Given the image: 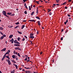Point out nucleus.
<instances>
[{"label":"nucleus","instance_id":"5701e85b","mask_svg":"<svg viewBox=\"0 0 73 73\" xmlns=\"http://www.w3.org/2000/svg\"><path fill=\"white\" fill-rule=\"evenodd\" d=\"M36 19H38L39 20H40V17H36Z\"/></svg>","mask_w":73,"mask_h":73},{"label":"nucleus","instance_id":"c03bdc74","mask_svg":"<svg viewBox=\"0 0 73 73\" xmlns=\"http://www.w3.org/2000/svg\"><path fill=\"white\" fill-rule=\"evenodd\" d=\"M31 73V72L30 71H27V73Z\"/></svg>","mask_w":73,"mask_h":73},{"label":"nucleus","instance_id":"ea45409f","mask_svg":"<svg viewBox=\"0 0 73 73\" xmlns=\"http://www.w3.org/2000/svg\"><path fill=\"white\" fill-rule=\"evenodd\" d=\"M66 2H65V3H63L62 4V5H65V4H66Z\"/></svg>","mask_w":73,"mask_h":73},{"label":"nucleus","instance_id":"bf43d9fd","mask_svg":"<svg viewBox=\"0 0 73 73\" xmlns=\"http://www.w3.org/2000/svg\"><path fill=\"white\" fill-rule=\"evenodd\" d=\"M22 69H23V68H19V70H21Z\"/></svg>","mask_w":73,"mask_h":73},{"label":"nucleus","instance_id":"052dcab7","mask_svg":"<svg viewBox=\"0 0 73 73\" xmlns=\"http://www.w3.org/2000/svg\"><path fill=\"white\" fill-rule=\"evenodd\" d=\"M30 58V57H28V60H30V59H29Z\"/></svg>","mask_w":73,"mask_h":73},{"label":"nucleus","instance_id":"c9c22d12","mask_svg":"<svg viewBox=\"0 0 73 73\" xmlns=\"http://www.w3.org/2000/svg\"><path fill=\"white\" fill-rule=\"evenodd\" d=\"M0 33H1V35H4V34L2 33L1 32H0Z\"/></svg>","mask_w":73,"mask_h":73},{"label":"nucleus","instance_id":"5fc2aeb1","mask_svg":"<svg viewBox=\"0 0 73 73\" xmlns=\"http://www.w3.org/2000/svg\"><path fill=\"white\" fill-rule=\"evenodd\" d=\"M68 1L69 2H71L72 1V0H69Z\"/></svg>","mask_w":73,"mask_h":73},{"label":"nucleus","instance_id":"bb28decb","mask_svg":"<svg viewBox=\"0 0 73 73\" xmlns=\"http://www.w3.org/2000/svg\"><path fill=\"white\" fill-rule=\"evenodd\" d=\"M16 44H19V45H20V43H19V42H17V43H16Z\"/></svg>","mask_w":73,"mask_h":73},{"label":"nucleus","instance_id":"c85d7f7f","mask_svg":"<svg viewBox=\"0 0 73 73\" xmlns=\"http://www.w3.org/2000/svg\"><path fill=\"white\" fill-rule=\"evenodd\" d=\"M8 27L9 28H12V27H13V26H8Z\"/></svg>","mask_w":73,"mask_h":73},{"label":"nucleus","instance_id":"f3484780","mask_svg":"<svg viewBox=\"0 0 73 73\" xmlns=\"http://www.w3.org/2000/svg\"><path fill=\"white\" fill-rule=\"evenodd\" d=\"M12 57L13 58H15V55H13L12 56Z\"/></svg>","mask_w":73,"mask_h":73},{"label":"nucleus","instance_id":"393cba45","mask_svg":"<svg viewBox=\"0 0 73 73\" xmlns=\"http://www.w3.org/2000/svg\"><path fill=\"white\" fill-rule=\"evenodd\" d=\"M33 36V33H31L30 36Z\"/></svg>","mask_w":73,"mask_h":73},{"label":"nucleus","instance_id":"0e129e2a","mask_svg":"<svg viewBox=\"0 0 73 73\" xmlns=\"http://www.w3.org/2000/svg\"><path fill=\"white\" fill-rule=\"evenodd\" d=\"M66 22H65L64 23V24L65 25H66Z\"/></svg>","mask_w":73,"mask_h":73},{"label":"nucleus","instance_id":"0eeeda50","mask_svg":"<svg viewBox=\"0 0 73 73\" xmlns=\"http://www.w3.org/2000/svg\"><path fill=\"white\" fill-rule=\"evenodd\" d=\"M29 21H31V22H35V20H29Z\"/></svg>","mask_w":73,"mask_h":73},{"label":"nucleus","instance_id":"09e8293b","mask_svg":"<svg viewBox=\"0 0 73 73\" xmlns=\"http://www.w3.org/2000/svg\"><path fill=\"white\" fill-rule=\"evenodd\" d=\"M23 1H24L23 3H25V1H26V0H23Z\"/></svg>","mask_w":73,"mask_h":73},{"label":"nucleus","instance_id":"de8ad7c7","mask_svg":"<svg viewBox=\"0 0 73 73\" xmlns=\"http://www.w3.org/2000/svg\"><path fill=\"white\" fill-rule=\"evenodd\" d=\"M24 72H25V73H28V71H24Z\"/></svg>","mask_w":73,"mask_h":73},{"label":"nucleus","instance_id":"603ef678","mask_svg":"<svg viewBox=\"0 0 73 73\" xmlns=\"http://www.w3.org/2000/svg\"><path fill=\"white\" fill-rule=\"evenodd\" d=\"M24 36H25V37L26 38H28V37H27V36H26L25 35Z\"/></svg>","mask_w":73,"mask_h":73},{"label":"nucleus","instance_id":"13d9d810","mask_svg":"<svg viewBox=\"0 0 73 73\" xmlns=\"http://www.w3.org/2000/svg\"><path fill=\"white\" fill-rule=\"evenodd\" d=\"M26 69H31V68H26Z\"/></svg>","mask_w":73,"mask_h":73},{"label":"nucleus","instance_id":"4d7b16f0","mask_svg":"<svg viewBox=\"0 0 73 73\" xmlns=\"http://www.w3.org/2000/svg\"><path fill=\"white\" fill-rule=\"evenodd\" d=\"M39 33V32H38V31H37V34L38 35V34Z\"/></svg>","mask_w":73,"mask_h":73},{"label":"nucleus","instance_id":"7ed1b4c3","mask_svg":"<svg viewBox=\"0 0 73 73\" xmlns=\"http://www.w3.org/2000/svg\"><path fill=\"white\" fill-rule=\"evenodd\" d=\"M10 52H11V50H8L6 52V53L5 54V56H6V54H9V53H10Z\"/></svg>","mask_w":73,"mask_h":73},{"label":"nucleus","instance_id":"58836bf2","mask_svg":"<svg viewBox=\"0 0 73 73\" xmlns=\"http://www.w3.org/2000/svg\"><path fill=\"white\" fill-rule=\"evenodd\" d=\"M29 10H31V6H29Z\"/></svg>","mask_w":73,"mask_h":73},{"label":"nucleus","instance_id":"4468645a","mask_svg":"<svg viewBox=\"0 0 73 73\" xmlns=\"http://www.w3.org/2000/svg\"><path fill=\"white\" fill-rule=\"evenodd\" d=\"M17 42V40H15L14 41V42L15 44H16V43Z\"/></svg>","mask_w":73,"mask_h":73},{"label":"nucleus","instance_id":"b1692460","mask_svg":"<svg viewBox=\"0 0 73 73\" xmlns=\"http://www.w3.org/2000/svg\"><path fill=\"white\" fill-rule=\"evenodd\" d=\"M15 66V67L16 69H18V66H17V65H16Z\"/></svg>","mask_w":73,"mask_h":73},{"label":"nucleus","instance_id":"a18cd8bd","mask_svg":"<svg viewBox=\"0 0 73 73\" xmlns=\"http://www.w3.org/2000/svg\"><path fill=\"white\" fill-rule=\"evenodd\" d=\"M42 52L41 51L40 52V55L42 54Z\"/></svg>","mask_w":73,"mask_h":73},{"label":"nucleus","instance_id":"774afa93","mask_svg":"<svg viewBox=\"0 0 73 73\" xmlns=\"http://www.w3.org/2000/svg\"><path fill=\"white\" fill-rule=\"evenodd\" d=\"M15 29H16V28H17V26H16L14 28Z\"/></svg>","mask_w":73,"mask_h":73},{"label":"nucleus","instance_id":"8fccbe9b","mask_svg":"<svg viewBox=\"0 0 73 73\" xmlns=\"http://www.w3.org/2000/svg\"><path fill=\"white\" fill-rule=\"evenodd\" d=\"M25 8H26V9H28V7H27V6H25Z\"/></svg>","mask_w":73,"mask_h":73},{"label":"nucleus","instance_id":"f257e3e1","mask_svg":"<svg viewBox=\"0 0 73 73\" xmlns=\"http://www.w3.org/2000/svg\"><path fill=\"white\" fill-rule=\"evenodd\" d=\"M2 14L3 15H4V16H6V17H7L9 18V16L8 15H7V13H6V11H3L2 12Z\"/></svg>","mask_w":73,"mask_h":73},{"label":"nucleus","instance_id":"7c9ffc66","mask_svg":"<svg viewBox=\"0 0 73 73\" xmlns=\"http://www.w3.org/2000/svg\"><path fill=\"white\" fill-rule=\"evenodd\" d=\"M21 38H20V37H18L17 38V40H18V41H20V39H21Z\"/></svg>","mask_w":73,"mask_h":73},{"label":"nucleus","instance_id":"72a5a7b5","mask_svg":"<svg viewBox=\"0 0 73 73\" xmlns=\"http://www.w3.org/2000/svg\"><path fill=\"white\" fill-rule=\"evenodd\" d=\"M15 24H16V25H19V22H17V23H16Z\"/></svg>","mask_w":73,"mask_h":73},{"label":"nucleus","instance_id":"69168bd1","mask_svg":"<svg viewBox=\"0 0 73 73\" xmlns=\"http://www.w3.org/2000/svg\"><path fill=\"white\" fill-rule=\"evenodd\" d=\"M15 53H16V52H15V50H14V52H13V53H14V54H15Z\"/></svg>","mask_w":73,"mask_h":73},{"label":"nucleus","instance_id":"3c124183","mask_svg":"<svg viewBox=\"0 0 73 73\" xmlns=\"http://www.w3.org/2000/svg\"><path fill=\"white\" fill-rule=\"evenodd\" d=\"M65 9H68V7H65L64 8Z\"/></svg>","mask_w":73,"mask_h":73},{"label":"nucleus","instance_id":"f03ea898","mask_svg":"<svg viewBox=\"0 0 73 73\" xmlns=\"http://www.w3.org/2000/svg\"><path fill=\"white\" fill-rule=\"evenodd\" d=\"M15 50H21V49L20 48V47H16L15 48Z\"/></svg>","mask_w":73,"mask_h":73},{"label":"nucleus","instance_id":"49530a36","mask_svg":"<svg viewBox=\"0 0 73 73\" xmlns=\"http://www.w3.org/2000/svg\"><path fill=\"white\" fill-rule=\"evenodd\" d=\"M23 22H26V21H27L25 20H23Z\"/></svg>","mask_w":73,"mask_h":73},{"label":"nucleus","instance_id":"338daca9","mask_svg":"<svg viewBox=\"0 0 73 73\" xmlns=\"http://www.w3.org/2000/svg\"><path fill=\"white\" fill-rule=\"evenodd\" d=\"M25 69H23L22 70V71L23 72V71H24L25 72Z\"/></svg>","mask_w":73,"mask_h":73},{"label":"nucleus","instance_id":"e2e57ef3","mask_svg":"<svg viewBox=\"0 0 73 73\" xmlns=\"http://www.w3.org/2000/svg\"><path fill=\"white\" fill-rule=\"evenodd\" d=\"M63 31H64V29H62V30H61V32H63Z\"/></svg>","mask_w":73,"mask_h":73},{"label":"nucleus","instance_id":"ddd939ff","mask_svg":"<svg viewBox=\"0 0 73 73\" xmlns=\"http://www.w3.org/2000/svg\"><path fill=\"white\" fill-rule=\"evenodd\" d=\"M5 57H6V58H7L9 59V60H10V58H9V57L8 56H7Z\"/></svg>","mask_w":73,"mask_h":73},{"label":"nucleus","instance_id":"f704fd0d","mask_svg":"<svg viewBox=\"0 0 73 73\" xmlns=\"http://www.w3.org/2000/svg\"><path fill=\"white\" fill-rule=\"evenodd\" d=\"M25 38H23V39L22 40V41H25Z\"/></svg>","mask_w":73,"mask_h":73},{"label":"nucleus","instance_id":"f8f14e48","mask_svg":"<svg viewBox=\"0 0 73 73\" xmlns=\"http://www.w3.org/2000/svg\"><path fill=\"white\" fill-rule=\"evenodd\" d=\"M13 41H14V40H13V38H12L11 41L12 44H13Z\"/></svg>","mask_w":73,"mask_h":73},{"label":"nucleus","instance_id":"864d4df0","mask_svg":"<svg viewBox=\"0 0 73 73\" xmlns=\"http://www.w3.org/2000/svg\"><path fill=\"white\" fill-rule=\"evenodd\" d=\"M68 20L67 19L66 20V23H68Z\"/></svg>","mask_w":73,"mask_h":73},{"label":"nucleus","instance_id":"2eb2a0df","mask_svg":"<svg viewBox=\"0 0 73 73\" xmlns=\"http://www.w3.org/2000/svg\"><path fill=\"white\" fill-rule=\"evenodd\" d=\"M12 37H13V35H10V36H9V38H12Z\"/></svg>","mask_w":73,"mask_h":73},{"label":"nucleus","instance_id":"412c9836","mask_svg":"<svg viewBox=\"0 0 73 73\" xmlns=\"http://www.w3.org/2000/svg\"><path fill=\"white\" fill-rule=\"evenodd\" d=\"M38 24L39 25H40V21H38Z\"/></svg>","mask_w":73,"mask_h":73},{"label":"nucleus","instance_id":"4be33fe9","mask_svg":"<svg viewBox=\"0 0 73 73\" xmlns=\"http://www.w3.org/2000/svg\"><path fill=\"white\" fill-rule=\"evenodd\" d=\"M4 38V37L3 36H1V37L0 38V39H1V40H3Z\"/></svg>","mask_w":73,"mask_h":73},{"label":"nucleus","instance_id":"39448f33","mask_svg":"<svg viewBox=\"0 0 73 73\" xmlns=\"http://www.w3.org/2000/svg\"><path fill=\"white\" fill-rule=\"evenodd\" d=\"M7 62L9 64V65H11V62L10 61V60H8Z\"/></svg>","mask_w":73,"mask_h":73},{"label":"nucleus","instance_id":"473e14b6","mask_svg":"<svg viewBox=\"0 0 73 73\" xmlns=\"http://www.w3.org/2000/svg\"><path fill=\"white\" fill-rule=\"evenodd\" d=\"M3 36L4 37H6V35L4 34V35H3Z\"/></svg>","mask_w":73,"mask_h":73},{"label":"nucleus","instance_id":"37998d69","mask_svg":"<svg viewBox=\"0 0 73 73\" xmlns=\"http://www.w3.org/2000/svg\"><path fill=\"white\" fill-rule=\"evenodd\" d=\"M61 40L62 41V40H63V37H62L61 38H60Z\"/></svg>","mask_w":73,"mask_h":73},{"label":"nucleus","instance_id":"a19ab883","mask_svg":"<svg viewBox=\"0 0 73 73\" xmlns=\"http://www.w3.org/2000/svg\"><path fill=\"white\" fill-rule=\"evenodd\" d=\"M51 11V10L49 9L48 10V12H50Z\"/></svg>","mask_w":73,"mask_h":73},{"label":"nucleus","instance_id":"6ab92c4d","mask_svg":"<svg viewBox=\"0 0 73 73\" xmlns=\"http://www.w3.org/2000/svg\"><path fill=\"white\" fill-rule=\"evenodd\" d=\"M56 1L57 3H59V1H60V0H56Z\"/></svg>","mask_w":73,"mask_h":73},{"label":"nucleus","instance_id":"2f4dec72","mask_svg":"<svg viewBox=\"0 0 73 73\" xmlns=\"http://www.w3.org/2000/svg\"><path fill=\"white\" fill-rule=\"evenodd\" d=\"M17 56L19 57H20V53H18L17 54Z\"/></svg>","mask_w":73,"mask_h":73},{"label":"nucleus","instance_id":"a878e982","mask_svg":"<svg viewBox=\"0 0 73 73\" xmlns=\"http://www.w3.org/2000/svg\"><path fill=\"white\" fill-rule=\"evenodd\" d=\"M34 13H35V12L33 11L32 12L31 14V15H33V14H34Z\"/></svg>","mask_w":73,"mask_h":73},{"label":"nucleus","instance_id":"e433bc0d","mask_svg":"<svg viewBox=\"0 0 73 73\" xmlns=\"http://www.w3.org/2000/svg\"><path fill=\"white\" fill-rule=\"evenodd\" d=\"M24 13L25 14H27V11H25L24 12Z\"/></svg>","mask_w":73,"mask_h":73},{"label":"nucleus","instance_id":"c756f323","mask_svg":"<svg viewBox=\"0 0 73 73\" xmlns=\"http://www.w3.org/2000/svg\"><path fill=\"white\" fill-rule=\"evenodd\" d=\"M39 1H36V3L37 4H40V3H39Z\"/></svg>","mask_w":73,"mask_h":73},{"label":"nucleus","instance_id":"dca6fc26","mask_svg":"<svg viewBox=\"0 0 73 73\" xmlns=\"http://www.w3.org/2000/svg\"><path fill=\"white\" fill-rule=\"evenodd\" d=\"M24 27H25V25H23L21 27V29H24Z\"/></svg>","mask_w":73,"mask_h":73},{"label":"nucleus","instance_id":"9b49d317","mask_svg":"<svg viewBox=\"0 0 73 73\" xmlns=\"http://www.w3.org/2000/svg\"><path fill=\"white\" fill-rule=\"evenodd\" d=\"M30 38H34L35 37L33 36H30Z\"/></svg>","mask_w":73,"mask_h":73},{"label":"nucleus","instance_id":"aec40b11","mask_svg":"<svg viewBox=\"0 0 73 73\" xmlns=\"http://www.w3.org/2000/svg\"><path fill=\"white\" fill-rule=\"evenodd\" d=\"M17 32H18L19 34H22V32H20L19 31H17Z\"/></svg>","mask_w":73,"mask_h":73},{"label":"nucleus","instance_id":"6e6552de","mask_svg":"<svg viewBox=\"0 0 73 73\" xmlns=\"http://www.w3.org/2000/svg\"><path fill=\"white\" fill-rule=\"evenodd\" d=\"M5 50H6V48H5L3 49H2L1 51V52H3V51H4V52H5Z\"/></svg>","mask_w":73,"mask_h":73},{"label":"nucleus","instance_id":"9d476101","mask_svg":"<svg viewBox=\"0 0 73 73\" xmlns=\"http://www.w3.org/2000/svg\"><path fill=\"white\" fill-rule=\"evenodd\" d=\"M11 61L12 62H13V63H15V64H16V61L14 60H12Z\"/></svg>","mask_w":73,"mask_h":73},{"label":"nucleus","instance_id":"79ce46f5","mask_svg":"<svg viewBox=\"0 0 73 73\" xmlns=\"http://www.w3.org/2000/svg\"><path fill=\"white\" fill-rule=\"evenodd\" d=\"M49 15H52V13L51 12H50L49 13Z\"/></svg>","mask_w":73,"mask_h":73},{"label":"nucleus","instance_id":"4c0bfd02","mask_svg":"<svg viewBox=\"0 0 73 73\" xmlns=\"http://www.w3.org/2000/svg\"><path fill=\"white\" fill-rule=\"evenodd\" d=\"M25 61H27L28 60H27V57H26V58L25 59H24Z\"/></svg>","mask_w":73,"mask_h":73},{"label":"nucleus","instance_id":"a211bd4d","mask_svg":"<svg viewBox=\"0 0 73 73\" xmlns=\"http://www.w3.org/2000/svg\"><path fill=\"white\" fill-rule=\"evenodd\" d=\"M0 30L2 31V30H3V29H3V27H0Z\"/></svg>","mask_w":73,"mask_h":73},{"label":"nucleus","instance_id":"1a4fd4ad","mask_svg":"<svg viewBox=\"0 0 73 73\" xmlns=\"http://www.w3.org/2000/svg\"><path fill=\"white\" fill-rule=\"evenodd\" d=\"M14 46H17L19 47H20V45L19 44H14Z\"/></svg>","mask_w":73,"mask_h":73},{"label":"nucleus","instance_id":"cd10ccee","mask_svg":"<svg viewBox=\"0 0 73 73\" xmlns=\"http://www.w3.org/2000/svg\"><path fill=\"white\" fill-rule=\"evenodd\" d=\"M37 10H36V13L37 14H38V8H37Z\"/></svg>","mask_w":73,"mask_h":73},{"label":"nucleus","instance_id":"680f3d73","mask_svg":"<svg viewBox=\"0 0 73 73\" xmlns=\"http://www.w3.org/2000/svg\"><path fill=\"white\" fill-rule=\"evenodd\" d=\"M30 42H31V44H33V43H32V41H30Z\"/></svg>","mask_w":73,"mask_h":73},{"label":"nucleus","instance_id":"423d86ee","mask_svg":"<svg viewBox=\"0 0 73 73\" xmlns=\"http://www.w3.org/2000/svg\"><path fill=\"white\" fill-rule=\"evenodd\" d=\"M5 57H6V55H4L3 58L1 59L2 61H3V60H4V58H5Z\"/></svg>","mask_w":73,"mask_h":73},{"label":"nucleus","instance_id":"6e6d98bb","mask_svg":"<svg viewBox=\"0 0 73 73\" xmlns=\"http://www.w3.org/2000/svg\"><path fill=\"white\" fill-rule=\"evenodd\" d=\"M68 16V17H70V15L69 14H68L67 15Z\"/></svg>","mask_w":73,"mask_h":73},{"label":"nucleus","instance_id":"20e7f679","mask_svg":"<svg viewBox=\"0 0 73 73\" xmlns=\"http://www.w3.org/2000/svg\"><path fill=\"white\" fill-rule=\"evenodd\" d=\"M7 15H10V16H13V15H12V13L8 12V13H7Z\"/></svg>","mask_w":73,"mask_h":73}]
</instances>
